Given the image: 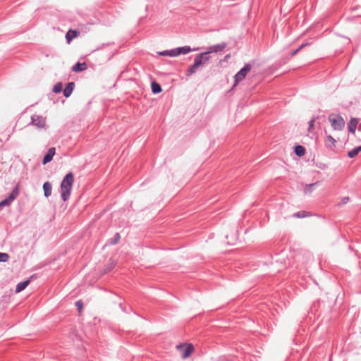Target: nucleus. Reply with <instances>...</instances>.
Instances as JSON below:
<instances>
[{
    "label": "nucleus",
    "instance_id": "1",
    "mask_svg": "<svg viewBox=\"0 0 361 361\" xmlns=\"http://www.w3.org/2000/svg\"><path fill=\"white\" fill-rule=\"evenodd\" d=\"M73 183L74 176L71 172L67 173L61 183V196L64 202L69 199Z\"/></svg>",
    "mask_w": 361,
    "mask_h": 361
},
{
    "label": "nucleus",
    "instance_id": "2",
    "mask_svg": "<svg viewBox=\"0 0 361 361\" xmlns=\"http://www.w3.org/2000/svg\"><path fill=\"white\" fill-rule=\"evenodd\" d=\"M209 60V56H205V54L200 53L197 54L194 59V63L188 68L186 75L190 76L196 73L197 68L205 65Z\"/></svg>",
    "mask_w": 361,
    "mask_h": 361
},
{
    "label": "nucleus",
    "instance_id": "3",
    "mask_svg": "<svg viewBox=\"0 0 361 361\" xmlns=\"http://www.w3.org/2000/svg\"><path fill=\"white\" fill-rule=\"evenodd\" d=\"M329 121L335 130H341L345 126V121L340 114H331L329 116Z\"/></svg>",
    "mask_w": 361,
    "mask_h": 361
},
{
    "label": "nucleus",
    "instance_id": "4",
    "mask_svg": "<svg viewBox=\"0 0 361 361\" xmlns=\"http://www.w3.org/2000/svg\"><path fill=\"white\" fill-rule=\"evenodd\" d=\"M251 70V65L250 64H245L234 76L235 79V84L234 85H236L238 82L242 81L245 79L247 74Z\"/></svg>",
    "mask_w": 361,
    "mask_h": 361
},
{
    "label": "nucleus",
    "instance_id": "5",
    "mask_svg": "<svg viewBox=\"0 0 361 361\" xmlns=\"http://www.w3.org/2000/svg\"><path fill=\"white\" fill-rule=\"evenodd\" d=\"M227 46V44L226 42H221L218 44H214L212 46H210L207 48V50L205 52H203L202 54H205V56H208V54L212 53H218L222 51Z\"/></svg>",
    "mask_w": 361,
    "mask_h": 361
},
{
    "label": "nucleus",
    "instance_id": "6",
    "mask_svg": "<svg viewBox=\"0 0 361 361\" xmlns=\"http://www.w3.org/2000/svg\"><path fill=\"white\" fill-rule=\"evenodd\" d=\"M19 193L18 191V185H16L11 192V194L6 197V199L1 201V203L6 206H8L11 204V203L17 197Z\"/></svg>",
    "mask_w": 361,
    "mask_h": 361
},
{
    "label": "nucleus",
    "instance_id": "7",
    "mask_svg": "<svg viewBox=\"0 0 361 361\" xmlns=\"http://www.w3.org/2000/svg\"><path fill=\"white\" fill-rule=\"evenodd\" d=\"M32 124L39 128H44L46 125L45 119L40 116H33L31 118Z\"/></svg>",
    "mask_w": 361,
    "mask_h": 361
},
{
    "label": "nucleus",
    "instance_id": "8",
    "mask_svg": "<svg viewBox=\"0 0 361 361\" xmlns=\"http://www.w3.org/2000/svg\"><path fill=\"white\" fill-rule=\"evenodd\" d=\"M55 152H56V149H55L54 147L49 148L48 149V152L44 155V158L42 159V164H46L50 162L52 160L53 157L55 154Z\"/></svg>",
    "mask_w": 361,
    "mask_h": 361
},
{
    "label": "nucleus",
    "instance_id": "9",
    "mask_svg": "<svg viewBox=\"0 0 361 361\" xmlns=\"http://www.w3.org/2000/svg\"><path fill=\"white\" fill-rule=\"evenodd\" d=\"M75 83L73 82H68L63 90V96L66 98L69 97L74 89Z\"/></svg>",
    "mask_w": 361,
    "mask_h": 361
},
{
    "label": "nucleus",
    "instance_id": "10",
    "mask_svg": "<svg viewBox=\"0 0 361 361\" xmlns=\"http://www.w3.org/2000/svg\"><path fill=\"white\" fill-rule=\"evenodd\" d=\"M178 348L183 349V353L182 354V357L183 358L189 357L193 351V346L192 344H189L186 347H184L182 345H179Z\"/></svg>",
    "mask_w": 361,
    "mask_h": 361
},
{
    "label": "nucleus",
    "instance_id": "11",
    "mask_svg": "<svg viewBox=\"0 0 361 361\" xmlns=\"http://www.w3.org/2000/svg\"><path fill=\"white\" fill-rule=\"evenodd\" d=\"M176 56L180 54H187L192 51L189 46H184L181 47L175 48Z\"/></svg>",
    "mask_w": 361,
    "mask_h": 361
},
{
    "label": "nucleus",
    "instance_id": "12",
    "mask_svg": "<svg viewBox=\"0 0 361 361\" xmlns=\"http://www.w3.org/2000/svg\"><path fill=\"white\" fill-rule=\"evenodd\" d=\"M357 123H358L357 118H352L350 119L349 123L348 124V130L351 133H353V134L355 133L356 128H357Z\"/></svg>",
    "mask_w": 361,
    "mask_h": 361
},
{
    "label": "nucleus",
    "instance_id": "13",
    "mask_svg": "<svg viewBox=\"0 0 361 361\" xmlns=\"http://www.w3.org/2000/svg\"><path fill=\"white\" fill-rule=\"evenodd\" d=\"M43 190H44V196L46 197H49L51 195V191H52L51 184L49 181L44 183Z\"/></svg>",
    "mask_w": 361,
    "mask_h": 361
},
{
    "label": "nucleus",
    "instance_id": "14",
    "mask_svg": "<svg viewBox=\"0 0 361 361\" xmlns=\"http://www.w3.org/2000/svg\"><path fill=\"white\" fill-rule=\"evenodd\" d=\"M159 56H170V57H176V50L175 49H171V50H165L162 51H159L157 53Z\"/></svg>",
    "mask_w": 361,
    "mask_h": 361
},
{
    "label": "nucleus",
    "instance_id": "15",
    "mask_svg": "<svg viewBox=\"0 0 361 361\" xmlns=\"http://www.w3.org/2000/svg\"><path fill=\"white\" fill-rule=\"evenodd\" d=\"M86 63H76L72 68V71L74 72H80L86 69Z\"/></svg>",
    "mask_w": 361,
    "mask_h": 361
},
{
    "label": "nucleus",
    "instance_id": "16",
    "mask_svg": "<svg viewBox=\"0 0 361 361\" xmlns=\"http://www.w3.org/2000/svg\"><path fill=\"white\" fill-rule=\"evenodd\" d=\"M294 152L298 157H302L305 153V149L302 145H296L294 148Z\"/></svg>",
    "mask_w": 361,
    "mask_h": 361
},
{
    "label": "nucleus",
    "instance_id": "17",
    "mask_svg": "<svg viewBox=\"0 0 361 361\" xmlns=\"http://www.w3.org/2000/svg\"><path fill=\"white\" fill-rule=\"evenodd\" d=\"M151 87H152V91L154 94H158L162 91L161 85L156 82H152Z\"/></svg>",
    "mask_w": 361,
    "mask_h": 361
},
{
    "label": "nucleus",
    "instance_id": "18",
    "mask_svg": "<svg viewBox=\"0 0 361 361\" xmlns=\"http://www.w3.org/2000/svg\"><path fill=\"white\" fill-rule=\"evenodd\" d=\"M77 36V32L75 30H70L67 32L66 34V39L67 40L68 43H70V42L75 38Z\"/></svg>",
    "mask_w": 361,
    "mask_h": 361
},
{
    "label": "nucleus",
    "instance_id": "19",
    "mask_svg": "<svg viewBox=\"0 0 361 361\" xmlns=\"http://www.w3.org/2000/svg\"><path fill=\"white\" fill-rule=\"evenodd\" d=\"M360 152H361V146L355 147L352 150L349 151L348 153V156L350 158H354L355 157H356L358 154V153Z\"/></svg>",
    "mask_w": 361,
    "mask_h": 361
},
{
    "label": "nucleus",
    "instance_id": "20",
    "mask_svg": "<svg viewBox=\"0 0 361 361\" xmlns=\"http://www.w3.org/2000/svg\"><path fill=\"white\" fill-rule=\"evenodd\" d=\"M62 89H63V84H62V82H59L54 85L52 91L54 93H59L62 91Z\"/></svg>",
    "mask_w": 361,
    "mask_h": 361
},
{
    "label": "nucleus",
    "instance_id": "21",
    "mask_svg": "<svg viewBox=\"0 0 361 361\" xmlns=\"http://www.w3.org/2000/svg\"><path fill=\"white\" fill-rule=\"evenodd\" d=\"M310 215V214L309 212H305V211H301V212H298L295 213L293 214V216L296 217V218H304V217L309 216Z\"/></svg>",
    "mask_w": 361,
    "mask_h": 361
},
{
    "label": "nucleus",
    "instance_id": "22",
    "mask_svg": "<svg viewBox=\"0 0 361 361\" xmlns=\"http://www.w3.org/2000/svg\"><path fill=\"white\" fill-rule=\"evenodd\" d=\"M120 235L118 233H116L114 235V237L111 239H110L109 240V243L111 245H116L118 243L119 240H120Z\"/></svg>",
    "mask_w": 361,
    "mask_h": 361
},
{
    "label": "nucleus",
    "instance_id": "23",
    "mask_svg": "<svg viewBox=\"0 0 361 361\" xmlns=\"http://www.w3.org/2000/svg\"><path fill=\"white\" fill-rule=\"evenodd\" d=\"M8 259L9 256L7 253L0 252V262H6Z\"/></svg>",
    "mask_w": 361,
    "mask_h": 361
},
{
    "label": "nucleus",
    "instance_id": "24",
    "mask_svg": "<svg viewBox=\"0 0 361 361\" xmlns=\"http://www.w3.org/2000/svg\"><path fill=\"white\" fill-rule=\"evenodd\" d=\"M316 184L317 183H312V184L306 185L305 188V192L306 194L312 192V191L313 190V188L314 187V185Z\"/></svg>",
    "mask_w": 361,
    "mask_h": 361
},
{
    "label": "nucleus",
    "instance_id": "25",
    "mask_svg": "<svg viewBox=\"0 0 361 361\" xmlns=\"http://www.w3.org/2000/svg\"><path fill=\"white\" fill-rule=\"evenodd\" d=\"M37 278V274H32V276H30V277L27 279V280H24V289L28 286V284L30 283V281H32L34 279H36Z\"/></svg>",
    "mask_w": 361,
    "mask_h": 361
},
{
    "label": "nucleus",
    "instance_id": "26",
    "mask_svg": "<svg viewBox=\"0 0 361 361\" xmlns=\"http://www.w3.org/2000/svg\"><path fill=\"white\" fill-rule=\"evenodd\" d=\"M315 120H316V117H312L308 123V124H309L308 130L310 132L312 131V130L314 128Z\"/></svg>",
    "mask_w": 361,
    "mask_h": 361
},
{
    "label": "nucleus",
    "instance_id": "27",
    "mask_svg": "<svg viewBox=\"0 0 361 361\" xmlns=\"http://www.w3.org/2000/svg\"><path fill=\"white\" fill-rule=\"evenodd\" d=\"M350 200L348 197H344L341 199V201L338 204V206L347 204Z\"/></svg>",
    "mask_w": 361,
    "mask_h": 361
},
{
    "label": "nucleus",
    "instance_id": "28",
    "mask_svg": "<svg viewBox=\"0 0 361 361\" xmlns=\"http://www.w3.org/2000/svg\"><path fill=\"white\" fill-rule=\"evenodd\" d=\"M23 291V281L21 282H19L17 286H16V293H20Z\"/></svg>",
    "mask_w": 361,
    "mask_h": 361
},
{
    "label": "nucleus",
    "instance_id": "29",
    "mask_svg": "<svg viewBox=\"0 0 361 361\" xmlns=\"http://www.w3.org/2000/svg\"><path fill=\"white\" fill-rule=\"evenodd\" d=\"M75 306L77 307L78 310L80 312L82 308L83 303L81 300H78L75 302Z\"/></svg>",
    "mask_w": 361,
    "mask_h": 361
},
{
    "label": "nucleus",
    "instance_id": "30",
    "mask_svg": "<svg viewBox=\"0 0 361 361\" xmlns=\"http://www.w3.org/2000/svg\"><path fill=\"white\" fill-rule=\"evenodd\" d=\"M327 140L331 142L332 143L333 145H335V143H336V140L331 136V135H328L327 136Z\"/></svg>",
    "mask_w": 361,
    "mask_h": 361
},
{
    "label": "nucleus",
    "instance_id": "31",
    "mask_svg": "<svg viewBox=\"0 0 361 361\" xmlns=\"http://www.w3.org/2000/svg\"><path fill=\"white\" fill-rule=\"evenodd\" d=\"M308 44H309L308 43L302 44L297 49H299V51H300L302 49H303L305 47H306Z\"/></svg>",
    "mask_w": 361,
    "mask_h": 361
},
{
    "label": "nucleus",
    "instance_id": "32",
    "mask_svg": "<svg viewBox=\"0 0 361 361\" xmlns=\"http://www.w3.org/2000/svg\"><path fill=\"white\" fill-rule=\"evenodd\" d=\"M308 44H309L308 43L302 44L297 49H299V51H300L302 49H303L305 47H306Z\"/></svg>",
    "mask_w": 361,
    "mask_h": 361
},
{
    "label": "nucleus",
    "instance_id": "33",
    "mask_svg": "<svg viewBox=\"0 0 361 361\" xmlns=\"http://www.w3.org/2000/svg\"><path fill=\"white\" fill-rule=\"evenodd\" d=\"M298 51H299V49H295V50L293 51L290 53V56H294L295 55H296L298 54Z\"/></svg>",
    "mask_w": 361,
    "mask_h": 361
},
{
    "label": "nucleus",
    "instance_id": "34",
    "mask_svg": "<svg viewBox=\"0 0 361 361\" xmlns=\"http://www.w3.org/2000/svg\"><path fill=\"white\" fill-rule=\"evenodd\" d=\"M4 207V205L3 204V203H1L0 202V211Z\"/></svg>",
    "mask_w": 361,
    "mask_h": 361
},
{
    "label": "nucleus",
    "instance_id": "35",
    "mask_svg": "<svg viewBox=\"0 0 361 361\" xmlns=\"http://www.w3.org/2000/svg\"><path fill=\"white\" fill-rule=\"evenodd\" d=\"M4 207V205L3 204V203H1L0 202V211Z\"/></svg>",
    "mask_w": 361,
    "mask_h": 361
},
{
    "label": "nucleus",
    "instance_id": "36",
    "mask_svg": "<svg viewBox=\"0 0 361 361\" xmlns=\"http://www.w3.org/2000/svg\"><path fill=\"white\" fill-rule=\"evenodd\" d=\"M357 129L359 131H361V123L358 125Z\"/></svg>",
    "mask_w": 361,
    "mask_h": 361
}]
</instances>
